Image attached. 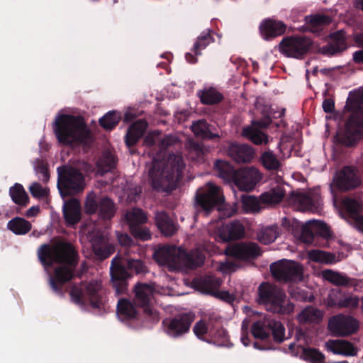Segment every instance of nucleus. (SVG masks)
<instances>
[{
  "instance_id": "0e129e2a",
  "label": "nucleus",
  "mask_w": 363,
  "mask_h": 363,
  "mask_svg": "<svg viewBox=\"0 0 363 363\" xmlns=\"http://www.w3.org/2000/svg\"><path fill=\"white\" fill-rule=\"evenodd\" d=\"M29 190L33 197L43 198L46 196L45 190L37 182L33 183L30 186Z\"/></svg>"
},
{
  "instance_id": "864d4df0",
  "label": "nucleus",
  "mask_w": 363,
  "mask_h": 363,
  "mask_svg": "<svg viewBox=\"0 0 363 363\" xmlns=\"http://www.w3.org/2000/svg\"><path fill=\"white\" fill-rule=\"evenodd\" d=\"M277 227H267L259 235V240L264 244L273 242L278 237Z\"/></svg>"
},
{
  "instance_id": "bb28decb",
  "label": "nucleus",
  "mask_w": 363,
  "mask_h": 363,
  "mask_svg": "<svg viewBox=\"0 0 363 363\" xmlns=\"http://www.w3.org/2000/svg\"><path fill=\"white\" fill-rule=\"evenodd\" d=\"M220 281L214 277H206L200 281L201 289L207 294H214L217 298L227 302L233 303L234 297L227 291H220L214 293V290L220 286Z\"/></svg>"
},
{
  "instance_id": "bf43d9fd",
  "label": "nucleus",
  "mask_w": 363,
  "mask_h": 363,
  "mask_svg": "<svg viewBox=\"0 0 363 363\" xmlns=\"http://www.w3.org/2000/svg\"><path fill=\"white\" fill-rule=\"evenodd\" d=\"M339 308H349L354 309L359 305V298L357 296H347L340 299L337 303Z\"/></svg>"
},
{
  "instance_id": "4be33fe9",
  "label": "nucleus",
  "mask_w": 363,
  "mask_h": 363,
  "mask_svg": "<svg viewBox=\"0 0 363 363\" xmlns=\"http://www.w3.org/2000/svg\"><path fill=\"white\" fill-rule=\"evenodd\" d=\"M347 47L346 33L340 30L330 34L329 42L320 48L319 52L323 55L334 56L343 52Z\"/></svg>"
},
{
  "instance_id": "dca6fc26",
  "label": "nucleus",
  "mask_w": 363,
  "mask_h": 363,
  "mask_svg": "<svg viewBox=\"0 0 363 363\" xmlns=\"http://www.w3.org/2000/svg\"><path fill=\"white\" fill-rule=\"evenodd\" d=\"M154 289L145 283H138L134 289V303L135 305L143 308L145 318L150 322L157 323L159 315L150 305L151 298L153 296Z\"/></svg>"
},
{
  "instance_id": "c9c22d12",
  "label": "nucleus",
  "mask_w": 363,
  "mask_h": 363,
  "mask_svg": "<svg viewBox=\"0 0 363 363\" xmlns=\"http://www.w3.org/2000/svg\"><path fill=\"white\" fill-rule=\"evenodd\" d=\"M117 313L120 318L125 320L137 319L138 313L133 304L126 298H121L117 304Z\"/></svg>"
},
{
  "instance_id": "13d9d810",
  "label": "nucleus",
  "mask_w": 363,
  "mask_h": 363,
  "mask_svg": "<svg viewBox=\"0 0 363 363\" xmlns=\"http://www.w3.org/2000/svg\"><path fill=\"white\" fill-rule=\"evenodd\" d=\"M281 225L289 232L291 233L294 236L298 233L300 228V222L294 218L284 217L281 219Z\"/></svg>"
},
{
  "instance_id": "0eeeda50",
  "label": "nucleus",
  "mask_w": 363,
  "mask_h": 363,
  "mask_svg": "<svg viewBox=\"0 0 363 363\" xmlns=\"http://www.w3.org/2000/svg\"><path fill=\"white\" fill-rule=\"evenodd\" d=\"M155 259L174 268L186 267L194 269L203 264L201 255L189 253L180 247L164 245L154 253Z\"/></svg>"
},
{
  "instance_id": "412c9836",
  "label": "nucleus",
  "mask_w": 363,
  "mask_h": 363,
  "mask_svg": "<svg viewBox=\"0 0 363 363\" xmlns=\"http://www.w3.org/2000/svg\"><path fill=\"white\" fill-rule=\"evenodd\" d=\"M262 177L258 169L254 167L237 169L233 183L240 190H252L260 181Z\"/></svg>"
},
{
  "instance_id": "5fc2aeb1",
  "label": "nucleus",
  "mask_w": 363,
  "mask_h": 363,
  "mask_svg": "<svg viewBox=\"0 0 363 363\" xmlns=\"http://www.w3.org/2000/svg\"><path fill=\"white\" fill-rule=\"evenodd\" d=\"M130 233L134 238L142 241H146L151 239V233L147 227L143 225H134L130 228Z\"/></svg>"
},
{
  "instance_id": "4468645a",
  "label": "nucleus",
  "mask_w": 363,
  "mask_h": 363,
  "mask_svg": "<svg viewBox=\"0 0 363 363\" xmlns=\"http://www.w3.org/2000/svg\"><path fill=\"white\" fill-rule=\"evenodd\" d=\"M253 337L261 340H266L272 335L274 340L281 343L284 340L285 328L283 324L271 318L264 317L253 323L251 327Z\"/></svg>"
},
{
  "instance_id": "338daca9",
  "label": "nucleus",
  "mask_w": 363,
  "mask_h": 363,
  "mask_svg": "<svg viewBox=\"0 0 363 363\" xmlns=\"http://www.w3.org/2000/svg\"><path fill=\"white\" fill-rule=\"evenodd\" d=\"M190 151L195 152L197 157H200L203 155V147L198 143L193 142L190 144Z\"/></svg>"
},
{
  "instance_id": "f3484780",
  "label": "nucleus",
  "mask_w": 363,
  "mask_h": 363,
  "mask_svg": "<svg viewBox=\"0 0 363 363\" xmlns=\"http://www.w3.org/2000/svg\"><path fill=\"white\" fill-rule=\"evenodd\" d=\"M328 328L334 336L345 337L357 331L359 323L352 316L338 314L330 318Z\"/></svg>"
},
{
  "instance_id": "6e6552de",
  "label": "nucleus",
  "mask_w": 363,
  "mask_h": 363,
  "mask_svg": "<svg viewBox=\"0 0 363 363\" xmlns=\"http://www.w3.org/2000/svg\"><path fill=\"white\" fill-rule=\"evenodd\" d=\"M72 300L78 304H83L89 301L92 308L99 310L105 309L106 296L99 281L92 280L82 283L79 286L74 285L69 291Z\"/></svg>"
},
{
  "instance_id": "2eb2a0df",
  "label": "nucleus",
  "mask_w": 363,
  "mask_h": 363,
  "mask_svg": "<svg viewBox=\"0 0 363 363\" xmlns=\"http://www.w3.org/2000/svg\"><path fill=\"white\" fill-rule=\"evenodd\" d=\"M195 315L191 313H183L162 320L164 333L172 338H179L189 332Z\"/></svg>"
},
{
  "instance_id": "a878e982",
  "label": "nucleus",
  "mask_w": 363,
  "mask_h": 363,
  "mask_svg": "<svg viewBox=\"0 0 363 363\" xmlns=\"http://www.w3.org/2000/svg\"><path fill=\"white\" fill-rule=\"evenodd\" d=\"M245 226L240 220H235L223 225L218 230L219 238L225 242L244 238Z\"/></svg>"
},
{
  "instance_id": "6ab92c4d",
  "label": "nucleus",
  "mask_w": 363,
  "mask_h": 363,
  "mask_svg": "<svg viewBox=\"0 0 363 363\" xmlns=\"http://www.w3.org/2000/svg\"><path fill=\"white\" fill-rule=\"evenodd\" d=\"M225 253L228 257L246 261L257 259L261 255L262 252L259 246L255 242H240L228 245Z\"/></svg>"
},
{
  "instance_id": "4d7b16f0",
  "label": "nucleus",
  "mask_w": 363,
  "mask_h": 363,
  "mask_svg": "<svg viewBox=\"0 0 363 363\" xmlns=\"http://www.w3.org/2000/svg\"><path fill=\"white\" fill-rule=\"evenodd\" d=\"M311 259L315 262L332 263L335 259V255L330 252L320 250H313L310 253Z\"/></svg>"
},
{
  "instance_id": "7c9ffc66",
  "label": "nucleus",
  "mask_w": 363,
  "mask_h": 363,
  "mask_svg": "<svg viewBox=\"0 0 363 363\" xmlns=\"http://www.w3.org/2000/svg\"><path fill=\"white\" fill-rule=\"evenodd\" d=\"M213 126L210 125L205 120H199L194 122L191 125V130L194 135L203 140L218 141L220 138L218 133L212 131Z\"/></svg>"
},
{
  "instance_id": "4c0bfd02",
  "label": "nucleus",
  "mask_w": 363,
  "mask_h": 363,
  "mask_svg": "<svg viewBox=\"0 0 363 363\" xmlns=\"http://www.w3.org/2000/svg\"><path fill=\"white\" fill-rule=\"evenodd\" d=\"M308 29L312 33H319L331 23V18L325 15L315 14L305 18Z\"/></svg>"
},
{
  "instance_id": "20e7f679",
  "label": "nucleus",
  "mask_w": 363,
  "mask_h": 363,
  "mask_svg": "<svg viewBox=\"0 0 363 363\" xmlns=\"http://www.w3.org/2000/svg\"><path fill=\"white\" fill-rule=\"evenodd\" d=\"M363 91H350L345 109L351 115L345 124L342 143L352 146L363 138Z\"/></svg>"
},
{
  "instance_id": "052dcab7",
  "label": "nucleus",
  "mask_w": 363,
  "mask_h": 363,
  "mask_svg": "<svg viewBox=\"0 0 363 363\" xmlns=\"http://www.w3.org/2000/svg\"><path fill=\"white\" fill-rule=\"evenodd\" d=\"M288 292L296 301H306L308 298L307 292L299 287L290 286Z\"/></svg>"
},
{
  "instance_id": "f03ea898",
  "label": "nucleus",
  "mask_w": 363,
  "mask_h": 363,
  "mask_svg": "<svg viewBox=\"0 0 363 363\" xmlns=\"http://www.w3.org/2000/svg\"><path fill=\"white\" fill-rule=\"evenodd\" d=\"M185 167L183 157L169 154L167 159L155 158L149 170V182L156 191H165L172 185L180 182Z\"/></svg>"
},
{
  "instance_id": "b1692460",
  "label": "nucleus",
  "mask_w": 363,
  "mask_h": 363,
  "mask_svg": "<svg viewBox=\"0 0 363 363\" xmlns=\"http://www.w3.org/2000/svg\"><path fill=\"white\" fill-rule=\"evenodd\" d=\"M359 183L356 169L350 166L344 167L335 179L337 188L342 191L354 189Z\"/></svg>"
},
{
  "instance_id": "e2e57ef3",
  "label": "nucleus",
  "mask_w": 363,
  "mask_h": 363,
  "mask_svg": "<svg viewBox=\"0 0 363 363\" xmlns=\"http://www.w3.org/2000/svg\"><path fill=\"white\" fill-rule=\"evenodd\" d=\"M36 172L39 174V179L44 183H47L50 179L49 169L46 164L41 162L36 167Z\"/></svg>"
},
{
  "instance_id": "49530a36",
  "label": "nucleus",
  "mask_w": 363,
  "mask_h": 363,
  "mask_svg": "<svg viewBox=\"0 0 363 363\" xmlns=\"http://www.w3.org/2000/svg\"><path fill=\"white\" fill-rule=\"evenodd\" d=\"M260 160L263 167L268 170L276 171L281 167V162L277 155L269 150L261 155Z\"/></svg>"
},
{
  "instance_id": "3c124183",
  "label": "nucleus",
  "mask_w": 363,
  "mask_h": 363,
  "mask_svg": "<svg viewBox=\"0 0 363 363\" xmlns=\"http://www.w3.org/2000/svg\"><path fill=\"white\" fill-rule=\"evenodd\" d=\"M313 223L317 242L320 239L327 241L331 238V231L325 223L318 220H313Z\"/></svg>"
},
{
  "instance_id": "39448f33",
  "label": "nucleus",
  "mask_w": 363,
  "mask_h": 363,
  "mask_svg": "<svg viewBox=\"0 0 363 363\" xmlns=\"http://www.w3.org/2000/svg\"><path fill=\"white\" fill-rule=\"evenodd\" d=\"M147 272V266L140 259H121L115 257L111 260L110 267L111 281L116 296L126 294L128 279L133 273L145 274Z\"/></svg>"
},
{
  "instance_id": "423d86ee",
  "label": "nucleus",
  "mask_w": 363,
  "mask_h": 363,
  "mask_svg": "<svg viewBox=\"0 0 363 363\" xmlns=\"http://www.w3.org/2000/svg\"><path fill=\"white\" fill-rule=\"evenodd\" d=\"M257 299L259 305L273 313L290 314L294 311V304L287 299L286 293L278 286L269 282H262L257 289Z\"/></svg>"
},
{
  "instance_id": "2f4dec72",
  "label": "nucleus",
  "mask_w": 363,
  "mask_h": 363,
  "mask_svg": "<svg viewBox=\"0 0 363 363\" xmlns=\"http://www.w3.org/2000/svg\"><path fill=\"white\" fill-rule=\"evenodd\" d=\"M63 216L69 225L77 224L81 219V206L78 199H71L65 202Z\"/></svg>"
},
{
  "instance_id": "69168bd1",
  "label": "nucleus",
  "mask_w": 363,
  "mask_h": 363,
  "mask_svg": "<svg viewBox=\"0 0 363 363\" xmlns=\"http://www.w3.org/2000/svg\"><path fill=\"white\" fill-rule=\"evenodd\" d=\"M323 109L327 113H332L335 110V101L333 99L327 98L323 102Z\"/></svg>"
},
{
  "instance_id": "f257e3e1",
  "label": "nucleus",
  "mask_w": 363,
  "mask_h": 363,
  "mask_svg": "<svg viewBox=\"0 0 363 363\" xmlns=\"http://www.w3.org/2000/svg\"><path fill=\"white\" fill-rule=\"evenodd\" d=\"M38 258L48 269L55 263L62 264L55 268L54 273L49 278V284L54 293L62 296L65 293V285L74 277H81L88 269L85 262L81 264L80 269L75 272L79 262V254L75 247L67 241H58L52 245L45 243L37 250Z\"/></svg>"
},
{
  "instance_id": "9d476101",
  "label": "nucleus",
  "mask_w": 363,
  "mask_h": 363,
  "mask_svg": "<svg viewBox=\"0 0 363 363\" xmlns=\"http://www.w3.org/2000/svg\"><path fill=\"white\" fill-rule=\"evenodd\" d=\"M225 201L222 189L211 182L197 189L194 196V207L197 213L210 214Z\"/></svg>"
},
{
  "instance_id": "393cba45",
  "label": "nucleus",
  "mask_w": 363,
  "mask_h": 363,
  "mask_svg": "<svg viewBox=\"0 0 363 363\" xmlns=\"http://www.w3.org/2000/svg\"><path fill=\"white\" fill-rule=\"evenodd\" d=\"M227 154L237 163H248L252 160L255 151L247 144L231 143L228 147Z\"/></svg>"
},
{
  "instance_id": "37998d69",
  "label": "nucleus",
  "mask_w": 363,
  "mask_h": 363,
  "mask_svg": "<svg viewBox=\"0 0 363 363\" xmlns=\"http://www.w3.org/2000/svg\"><path fill=\"white\" fill-rule=\"evenodd\" d=\"M292 199L294 203L303 211L313 210L317 207L315 199L304 193L294 194Z\"/></svg>"
},
{
  "instance_id": "6e6d98bb",
  "label": "nucleus",
  "mask_w": 363,
  "mask_h": 363,
  "mask_svg": "<svg viewBox=\"0 0 363 363\" xmlns=\"http://www.w3.org/2000/svg\"><path fill=\"white\" fill-rule=\"evenodd\" d=\"M303 354L306 359L312 363H323L325 359V355L315 348L305 349Z\"/></svg>"
},
{
  "instance_id": "de8ad7c7",
  "label": "nucleus",
  "mask_w": 363,
  "mask_h": 363,
  "mask_svg": "<svg viewBox=\"0 0 363 363\" xmlns=\"http://www.w3.org/2000/svg\"><path fill=\"white\" fill-rule=\"evenodd\" d=\"M341 206L342 210L351 219L359 214L361 205L359 201L354 199L350 197L344 199Z\"/></svg>"
},
{
  "instance_id": "7ed1b4c3",
  "label": "nucleus",
  "mask_w": 363,
  "mask_h": 363,
  "mask_svg": "<svg viewBox=\"0 0 363 363\" xmlns=\"http://www.w3.org/2000/svg\"><path fill=\"white\" fill-rule=\"evenodd\" d=\"M53 129L58 142L62 145L77 144L89 147L92 143L91 130L82 116L62 114L56 118Z\"/></svg>"
},
{
  "instance_id": "473e14b6",
  "label": "nucleus",
  "mask_w": 363,
  "mask_h": 363,
  "mask_svg": "<svg viewBox=\"0 0 363 363\" xmlns=\"http://www.w3.org/2000/svg\"><path fill=\"white\" fill-rule=\"evenodd\" d=\"M155 223L158 229L166 236H172L177 230L174 223L164 211L155 214Z\"/></svg>"
},
{
  "instance_id": "f704fd0d",
  "label": "nucleus",
  "mask_w": 363,
  "mask_h": 363,
  "mask_svg": "<svg viewBox=\"0 0 363 363\" xmlns=\"http://www.w3.org/2000/svg\"><path fill=\"white\" fill-rule=\"evenodd\" d=\"M9 193L12 201L18 206L26 207L29 204V196L22 184L15 183L9 188Z\"/></svg>"
},
{
  "instance_id": "a19ab883",
  "label": "nucleus",
  "mask_w": 363,
  "mask_h": 363,
  "mask_svg": "<svg viewBox=\"0 0 363 363\" xmlns=\"http://www.w3.org/2000/svg\"><path fill=\"white\" fill-rule=\"evenodd\" d=\"M125 217L130 228L134 225H143L147 221L146 213L138 208H133L127 211Z\"/></svg>"
},
{
  "instance_id": "c85d7f7f",
  "label": "nucleus",
  "mask_w": 363,
  "mask_h": 363,
  "mask_svg": "<svg viewBox=\"0 0 363 363\" xmlns=\"http://www.w3.org/2000/svg\"><path fill=\"white\" fill-rule=\"evenodd\" d=\"M328 350L335 354L343 356H355L357 353V347L350 342L345 340H332L326 342Z\"/></svg>"
},
{
  "instance_id": "ea45409f",
  "label": "nucleus",
  "mask_w": 363,
  "mask_h": 363,
  "mask_svg": "<svg viewBox=\"0 0 363 363\" xmlns=\"http://www.w3.org/2000/svg\"><path fill=\"white\" fill-rule=\"evenodd\" d=\"M31 223L26 219L16 217L9 221L7 228L16 235H25L31 229Z\"/></svg>"
},
{
  "instance_id": "9b49d317",
  "label": "nucleus",
  "mask_w": 363,
  "mask_h": 363,
  "mask_svg": "<svg viewBox=\"0 0 363 363\" xmlns=\"http://www.w3.org/2000/svg\"><path fill=\"white\" fill-rule=\"evenodd\" d=\"M84 211L88 215L98 214L103 220H110L116 215L117 208L113 201L107 196L89 192L84 201Z\"/></svg>"
},
{
  "instance_id": "774afa93",
  "label": "nucleus",
  "mask_w": 363,
  "mask_h": 363,
  "mask_svg": "<svg viewBox=\"0 0 363 363\" xmlns=\"http://www.w3.org/2000/svg\"><path fill=\"white\" fill-rule=\"evenodd\" d=\"M118 242L123 246H130L133 242L131 238L127 234H121L118 236Z\"/></svg>"
},
{
  "instance_id": "5701e85b",
  "label": "nucleus",
  "mask_w": 363,
  "mask_h": 363,
  "mask_svg": "<svg viewBox=\"0 0 363 363\" xmlns=\"http://www.w3.org/2000/svg\"><path fill=\"white\" fill-rule=\"evenodd\" d=\"M271 123L270 118H267L264 121H255L253 124L256 125L257 127H245L242 130V135L255 145L267 144L269 136L259 128H267Z\"/></svg>"
},
{
  "instance_id": "c03bdc74",
  "label": "nucleus",
  "mask_w": 363,
  "mask_h": 363,
  "mask_svg": "<svg viewBox=\"0 0 363 363\" xmlns=\"http://www.w3.org/2000/svg\"><path fill=\"white\" fill-rule=\"evenodd\" d=\"M213 326L211 321L206 323L204 320H200L194 325L193 332L199 340L208 342Z\"/></svg>"
},
{
  "instance_id": "aec40b11",
  "label": "nucleus",
  "mask_w": 363,
  "mask_h": 363,
  "mask_svg": "<svg viewBox=\"0 0 363 363\" xmlns=\"http://www.w3.org/2000/svg\"><path fill=\"white\" fill-rule=\"evenodd\" d=\"M89 238L95 259L104 260L114 252V247L108 243L107 236L102 231H91Z\"/></svg>"
},
{
  "instance_id": "72a5a7b5",
  "label": "nucleus",
  "mask_w": 363,
  "mask_h": 363,
  "mask_svg": "<svg viewBox=\"0 0 363 363\" xmlns=\"http://www.w3.org/2000/svg\"><path fill=\"white\" fill-rule=\"evenodd\" d=\"M214 169L220 178L228 182H233L237 169H235L229 162L217 160L214 163Z\"/></svg>"
},
{
  "instance_id": "8fccbe9b",
  "label": "nucleus",
  "mask_w": 363,
  "mask_h": 363,
  "mask_svg": "<svg viewBox=\"0 0 363 363\" xmlns=\"http://www.w3.org/2000/svg\"><path fill=\"white\" fill-rule=\"evenodd\" d=\"M323 277L335 286H347L350 283V279L347 277L330 269L323 271Z\"/></svg>"
},
{
  "instance_id": "ddd939ff",
  "label": "nucleus",
  "mask_w": 363,
  "mask_h": 363,
  "mask_svg": "<svg viewBox=\"0 0 363 363\" xmlns=\"http://www.w3.org/2000/svg\"><path fill=\"white\" fill-rule=\"evenodd\" d=\"M270 272L278 281L284 283L301 281L303 279V269L298 262L283 259L270 264Z\"/></svg>"
},
{
  "instance_id": "603ef678",
  "label": "nucleus",
  "mask_w": 363,
  "mask_h": 363,
  "mask_svg": "<svg viewBox=\"0 0 363 363\" xmlns=\"http://www.w3.org/2000/svg\"><path fill=\"white\" fill-rule=\"evenodd\" d=\"M213 42V38L211 37L209 32L203 33L200 36L198 37L195 42L192 52L194 55L201 54V50L206 48L210 43Z\"/></svg>"
},
{
  "instance_id": "f8f14e48",
  "label": "nucleus",
  "mask_w": 363,
  "mask_h": 363,
  "mask_svg": "<svg viewBox=\"0 0 363 363\" xmlns=\"http://www.w3.org/2000/svg\"><path fill=\"white\" fill-rule=\"evenodd\" d=\"M285 196L283 187L277 186L262 193L259 198L250 195H242L241 203L245 212L257 213L262 205H274L280 203Z\"/></svg>"
},
{
  "instance_id": "09e8293b",
  "label": "nucleus",
  "mask_w": 363,
  "mask_h": 363,
  "mask_svg": "<svg viewBox=\"0 0 363 363\" xmlns=\"http://www.w3.org/2000/svg\"><path fill=\"white\" fill-rule=\"evenodd\" d=\"M121 116L120 113L115 111H111L106 113L99 121V125L106 130L113 129L120 122Z\"/></svg>"
},
{
  "instance_id": "e433bc0d",
  "label": "nucleus",
  "mask_w": 363,
  "mask_h": 363,
  "mask_svg": "<svg viewBox=\"0 0 363 363\" xmlns=\"http://www.w3.org/2000/svg\"><path fill=\"white\" fill-rule=\"evenodd\" d=\"M201 104L204 105H214L223 100V94L213 86L205 87L197 94Z\"/></svg>"
},
{
  "instance_id": "680f3d73",
  "label": "nucleus",
  "mask_w": 363,
  "mask_h": 363,
  "mask_svg": "<svg viewBox=\"0 0 363 363\" xmlns=\"http://www.w3.org/2000/svg\"><path fill=\"white\" fill-rule=\"evenodd\" d=\"M319 310L314 308H307L302 311V315L306 321H315L319 318Z\"/></svg>"
},
{
  "instance_id": "a18cd8bd",
  "label": "nucleus",
  "mask_w": 363,
  "mask_h": 363,
  "mask_svg": "<svg viewBox=\"0 0 363 363\" xmlns=\"http://www.w3.org/2000/svg\"><path fill=\"white\" fill-rule=\"evenodd\" d=\"M208 343H213L218 346H228L229 335L223 327L216 328L214 325L211 331Z\"/></svg>"
},
{
  "instance_id": "79ce46f5",
  "label": "nucleus",
  "mask_w": 363,
  "mask_h": 363,
  "mask_svg": "<svg viewBox=\"0 0 363 363\" xmlns=\"http://www.w3.org/2000/svg\"><path fill=\"white\" fill-rule=\"evenodd\" d=\"M116 166V160L115 157L110 152H105L102 157L96 162L98 173L100 175L112 172Z\"/></svg>"
},
{
  "instance_id": "a211bd4d",
  "label": "nucleus",
  "mask_w": 363,
  "mask_h": 363,
  "mask_svg": "<svg viewBox=\"0 0 363 363\" xmlns=\"http://www.w3.org/2000/svg\"><path fill=\"white\" fill-rule=\"evenodd\" d=\"M312 43L306 37H289L284 38L280 44V50L287 57L300 59L307 54Z\"/></svg>"
},
{
  "instance_id": "1a4fd4ad",
  "label": "nucleus",
  "mask_w": 363,
  "mask_h": 363,
  "mask_svg": "<svg viewBox=\"0 0 363 363\" xmlns=\"http://www.w3.org/2000/svg\"><path fill=\"white\" fill-rule=\"evenodd\" d=\"M57 189L62 198L74 196L85 188V177L77 168L63 165L57 168Z\"/></svg>"
},
{
  "instance_id": "c756f323",
  "label": "nucleus",
  "mask_w": 363,
  "mask_h": 363,
  "mask_svg": "<svg viewBox=\"0 0 363 363\" xmlns=\"http://www.w3.org/2000/svg\"><path fill=\"white\" fill-rule=\"evenodd\" d=\"M148 123L144 119H139L134 122L128 129L125 137V145L130 147L135 145L145 133Z\"/></svg>"
},
{
  "instance_id": "cd10ccee",
  "label": "nucleus",
  "mask_w": 363,
  "mask_h": 363,
  "mask_svg": "<svg viewBox=\"0 0 363 363\" xmlns=\"http://www.w3.org/2000/svg\"><path fill=\"white\" fill-rule=\"evenodd\" d=\"M259 28L261 35L267 40L281 35L286 30V26L282 22L272 19L263 21Z\"/></svg>"
},
{
  "instance_id": "58836bf2",
  "label": "nucleus",
  "mask_w": 363,
  "mask_h": 363,
  "mask_svg": "<svg viewBox=\"0 0 363 363\" xmlns=\"http://www.w3.org/2000/svg\"><path fill=\"white\" fill-rule=\"evenodd\" d=\"M296 236H299L300 240L306 244L317 245L315 230H313V220H309L306 224L301 225L298 228V233Z\"/></svg>"
}]
</instances>
